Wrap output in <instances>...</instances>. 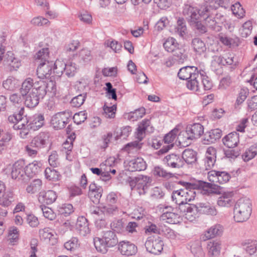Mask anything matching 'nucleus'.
<instances>
[{
    "label": "nucleus",
    "mask_w": 257,
    "mask_h": 257,
    "mask_svg": "<svg viewBox=\"0 0 257 257\" xmlns=\"http://www.w3.org/2000/svg\"><path fill=\"white\" fill-rule=\"evenodd\" d=\"M234 219L237 222L248 220L252 212V203L250 199L246 197L239 199L234 207Z\"/></svg>",
    "instance_id": "nucleus-1"
},
{
    "label": "nucleus",
    "mask_w": 257,
    "mask_h": 257,
    "mask_svg": "<svg viewBox=\"0 0 257 257\" xmlns=\"http://www.w3.org/2000/svg\"><path fill=\"white\" fill-rule=\"evenodd\" d=\"M93 242L97 251L102 253H106L108 248L117 244L118 239L113 231L108 230L104 232L102 237H94Z\"/></svg>",
    "instance_id": "nucleus-2"
},
{
    "label": "nucleus",
    "mask_w": 257,
    "mask_h": 257,
    "mask_svg": "<svg viewBox=\"0 0 257 257\" xmlns=\"http://www.w3.org/2000/svg\"><path fill=\"white\" fill-rule=\"evenodd\" d=\"M49 136L48 133L41 132L35 136L31 142L25 147L26 154L31 157H35L38 153V150L45 147Z\"/></svg>",
    "instance_id": "nucleus-3"
},
{
    "label": "nucleus",
    "mask_w": 257,
    "mask_h": 257,
    "mask_svg": "<svg viewBox=\"0 0 257 257\" xmlns=\"http://www.w3.org/2000/svg\"><path fill=\"white\" fill-rule=\"evenodd\" d=\"M44 87V86L41 87L35 84L30 93L26 95L25 103L28 107H35L39 104L40 100L44 98L45 95Z\"/></svg>",
    "instance_id": "nucleus-4"
},
{
    "label": "nucleus",
    "mask_w": 257,
    "mask_h": 257,
    "mask_svg": "<svg viewBox=\"0 0 257 257\" xmlns=\"http://www.w3.org/2000/svg\"><path fill=\"white\" fill-rule=\"evenodd\" d=\"M145 246L147 250L149 252L158 254L163 250L164 243L159 236H151L147 238L145 242Z\"/></svg>",
    "instance_id": "nucleus-5"
},
{
    "label": "nucleus",
    "mask_w": 257,
    "mask_h": 257,
    "mask_svg": "<svg viewBox=\"0 0 257 257\" xmlns=\"http://www.w3.org/2000/svg\"><path fill=\"white\" fill-rule=\"evenodd\" d=\"M72 114L71 112L69 110L58 112L52 117L51 123L56 129L63 128L69 122Z\"/></svg>",
    "instance_id": "nucleus-6"
},
{
    "label": "nucleus",
    "mask_w": 257,
    "mask_h": 257,
    "mask_svg": "<svg viewBox=\"0 0 257 257\" xmlns=\"http://www.w3.org/2000/svg\"><path fill=\"white\" fill-rule=\"evenodd\" d=\"M207 178L214 186L227 183L230 178V175L226 172L211 170L208 172Z\"/></svg>",
    "instance_id": "nucleus-7"
},
{
    "label": "nucleus",
    "mask_w": 257,
    "mask_h": 257,
    "mask_svg": "<svg viewBox=\"0 0 257 257\" xmlns=\"http://www.w3.org/2000/svg\"><path fill=\"white\" fill-rule=\"evenodd\" d=\"M210 7H208L207 6L203 5L199 9L196 7H192L189 5H185L182 13L184 16H197L199 15V16H202L203 15H207L209 16L210 14L213 15V14L210 13Z\"/></svg>",
    "instance_id": "nucleus-8"
},
{
    "label": "nucleus",
    "mask_w": 257,
    "mask_h": 257,
    "mask_svg": "<svg viewBox=\"0 0 257 257\" xmlns=\"http://www.w3.org/2000/svg\"><path fill=\"white\" fill-rule=\"evenodd\" d=\"M25 163L23 160H19L16 162L12 167L11 176L14 179L25 181L26 175H25Z\"/></svg>",
    "instance_id": "nucleus-9"
},
{
    "label": "nucleus",
    "mask_w": 257,
    "mask_h": 257,
    "mask_svg": "<svg viewBox=\"0 0 257 257\" xmlns=\"http://www.w3.org/2000/svg\"><path fill=\"white\" fill-rule=\"evenodd\" d=\"M118 248L121 254L126 256L135 255L138 251L137 246L130 241L123 240L120 241Z\"/></svg>",
    "instance_id": "nucleus-10"
},
{
    "label": "nucleus",
    "mask_w": 257,
    "mask_h": 257,
    "mask_svg": "<svg viewBox=\"0 0 257 257\" xmlns=\"http://www.w3.org/2000/svg\"><path fill=\"white\" fill-rule=\"evenodd\" d=\"M178 133V130L175 128L166 135L163 141L165 144H167L168 145L163 146V147L159 151L158 154L159 155L167 153L169 150L173 148L174 146L173 142L176 138Z\"/></svg>",
    "instance_id": "nucleus-11"
},
{
    "label": "nucleus",
    "mask_w": 257,
    "mask_h": 257,
    "mask_svg": "<svg viewBox=\"0 0 257 257\" xmlns=\"http://www.w3.org/2000/svg\"><path fill=\"white\" fill-rule=\"evenodd\" d=\"M171 209V207H166L163 210V213L161 215L160 219L170 224H177L181 220V216L178 213L174 211H171L170 210Z\"/></svg>",
    "instance_id": "nucleus-12"
},
{
    "label": "nucleus",
    "mask_w": 257,
    "mask_h": 257,
    "mask_svg": "<svg viewBox=\"0 0 257 257\" xmlns=\"http://www.w3.org/2000/svg\"><path fill=\"white\" fill-rule=\"evenodd\" d=\"M197 206H198L197 208L199 214L215 216L218 213L215 206L209 202L204 201L198 203Z\"/></svg>",
    "instance_id": "nucleus-13"
},
{
    "label": "nucleus",
    "mask_w": 257,
    "mask_h": 257,
    "mask_svg": "<svg viewBox=\"0 0 257 257\" xmlns=\"http://www.w3.org/2000/svg\"><path fill=\"white\" fill-rule=\"evenodd\" d=\"M53 66L52 62H43L38 67L37 74L41 79L47 78L49 77L52 73V70Z\"/></svg>",
    "instance_id": "nucleus-14"
},
{
    "label": "nucleus",
    "mask_w": 257,
    "mask_h": 257,
    "mask_svg": "<svg viewBox=\"0 0 257 257\" xmlns=\"http://www.w3.org/2000/svg\"><path fill=\"white\" fill-rule=\"evenodd\" d=\"M197 208V204H187L184 206H180V209L184 213V216L187 220L192 221L198 217L199 211Z\"/></svg>",
    "instance_id": "nucleus-15"
},
{
    "label": "nucleus",
    "mask_w": 257,
    "mask_h": 257,
    "mask_svg": "<svg viewBox=\"0 0 257 257\" xmlns=\"http://www.w3.org/2000/svg\"><path fill=\"white\" fill-rule=\"evenodd\" d=\"M57 198L56 192L49 190L42 191L38 195V200L40 203L46 204H51L54 202Z\"/></svg>",
    "instance_id": "nucleus-16"
},
{
    "label": "nucleus",
    "mask_w": 257,
    "mask_h": 257,
    "mask_svg": "<svg viewBox=\"0 0 257 257\" xmlns=\"http://www.w3.org/2000/svg\"><path fill=\"white\" fill-rule=\"evenodd\" d=\"M181 184L185 187L184 188V192L185 197V205L188 204V202L193 200L196 196V192L194 189L196 185L194 184L186 182H180Z\"/></svg>",
    "instance_id": "nucleus-17"
},
{
    "label": "nucleus",
    "mask_w": 257,
    "mask_h": 257,
    "mask_svg": "<svg viewBox=\"0 0 257 257\" xmlns=\"http://www.w3.org/2000/svg\"><path fill=\"white\" fill-rule=\"evenodd\" d=\"M234 193L233 192H224L218 198L217 204L219 206L229 207L234 203L233 199Z\"/></svg>",
    "instance_id": "nucleus-18"
},
{
    "label": "nucleus",
    "mask_w": 257,
    "mask_h": 257,
    "mask_svg": "<svg viewBox=\"0 0 257 257\" xmlns=\"http://www.w3.org/2000/svg\"><path fill=\"white\" fill-rule=\"evenodd\" d=\"M163 162L172 168H179L184 165V161L181 157L175 154L167 155L164 158Z\"/></svg>",
    "instance_id": "nucleus-19"
},
{
    "label": "nucleus",
    "mask_w": 257,
    "mask_h": 257,
    "mask_svg": "<svg viewBox=\"0 0 257 257\" xmlns=\"http://www.w3.org/2000/svg\"><path fill=\"white\" fill-rule=\"evenodd\" d=\"M216 150L213 147H209L206 152L204 159V166L206 170L213 167L216 161Z\"/></svg>",
    "instance_id": "nucleus-20"
},
{
    "label": "nucleus",
    "mask_w": 257,
    "mask_h": 257,
    "mask_svg": "<svg viewBox=\"0 0 257 257\" xmlns=\"http://www.w3.org/2000/svg\"><path fill=\"white\" fill-rule=\"evenodd\" d=\"M152 179L147 176H138L137 190L140 195L144 194L150 186Z\"/></svg>",
    "instance_id": "nucleus-21"
},
{
    "label": "nucleus",
    "mask_w": 257,
    "mask_h": 257,
    "mask_svg": "<svg viewBox=\"0 0 257 257\" xmlns=\"http://www.w3.org/2000/svg\"><path fill=\"white\" fill-rule=\"evenodd\" d=\"M103 189L101 187L97 186L94 183L89 185L88 195L94 203L99 202L102 196Z\"/></svg>",
    "instance_id": "nucleus-22"
},
{
    "label": "nucleus",
    "mask_w": 257,
    "mask_h": 257,
    "mask_svg": "<svg viewBox=\"0 0 257 257\" xmlns=\"http://www.w3.org/2000/svg\"><path fill=\"white\" fill-rule=\"evenodd\" d=\"M207 248L210 257H217L220 252L221 242L218 239L210 240L207 243Z\"/></svg>",
    "instance_id": "nucleus-23"
},
{
    "label": "nucleus",
    "mask_w": 257,
    "mask_h": 257,
    "mask_svg": "<svg viewBox=\"0 0 257 257\" xmlns=\"http://www.w3.org/2000/svg\"><path fill=\"white\" fill-rule=\"evenodd\" d=\"M201 78V75L200 73L197 72V73H194L190 79H189L186 83L187 87L195 92H201V85L199 83V80Z\"/></svg>",
    "instance_id": "nucleus-24"
},
{
    "label": "nucleus",
    "mask_w": 257,
    "mask_h": 257,
    "mask_svg": "<svg viewBox=\"0 0 257 257\" xmlns=\"http://www.w3.org/2000/svg\"><path fill=\"white\" fill-rule=\"evenodd\" d=\"M223 227L219 224H216L211 226L204 232L205 239H209L217 236L222 235L223 232Z\"/></svg>",
    "instance_id": "nucleus-25"
},
{
    "label": "nucleus",
    "mask_w": 257,
    "mask_h": 257,
    "mask_svg": "<svg viewBox=\"0 0 257 257\" xmlns=\"http://www.w3.org/2000/svg\"><path fill=\"white\" fill-rule=\"evenodd\" d=\"M76 227L79 234L82 236H85L90 233L87 220L84 216L78 217Z\"/></svg>",
    "instance_id": "nucleus-26"
},
{
    "label": "nucleus",
    "mask_w": 257,
    "mask_h": 257,
    "mask_svg": "<svg viewBox=\"0 0 257 257\" xmlns=\"http://www.w3.org/2000/svg\"><path fill=\"white\" fill-rule=\"evenodd\" d=\"M42 163L40 161H34L25 167V175L28 177H32L41 170Z\"/></svg>",
    "instance_id": "nucleus-27"
},
{
    "label": "nucleus",
    "mask_w": 257,
    "mask_h": 257,
    "mask_svg": "<svg viewBox=\"0 0 257 257\" xmlns=\"http://www.w3.org/2000/svg\"><path fill=\"white\" fill-rule=\"evenodd\" d=\"M224 145L228 148L236 147L239 142V135L236 132L231 133L222 139Z\"/></svg>",
    "instance_id": "nucleus-28"
},
{
    "label": "nucleus",
    "mask_w": 257,
    "mask_h": 257,
    "mask_svg": "<svg viewBox=\"0 0 257 257\" xmlns=\"http://www.w3.org/2000/svg\"><path fill=\"white\" fill-rule=\"evenodd\" d=\"M221 137V131L219 129L212 130L206 132L204 135V143L206 144H209L215 143Z\"/></svg>",
    "instance_id": "nucleus-29"
},
{
    "label": "nucleus",
    "mask_w": 257,
    "mask_h": 257,
    "mask_svg": "<svg viewBox=\"0 0 257 257\" xmlns=\"http://www.w3.org/2000/svg\"><path fill=\"white\" fill-rule=\"evenodd\" d=\"M146 167V162L142 158L133 159L129 162V169L132 172L143 171Z\"/></svg>",
    "instance_id": "nucleus-30"
},
{
    "label": "nucleus",
    "mask_w": 257,
    "mask_h": 257,
    "mask_svg": "<svg viewBox=\"0 0 257 257\" xmlns=\"http://www.w3.org/2000/svg\"><path fill=\"white\" fill-rule=\"evenodd\" d=\"M186 128L193 140L200 138L204 133L203 126L200 123H194L188 126Z\"/></svg>",
    "instance_id": "nucleus-31"
},
{
    "label": "nucleus",
    "mask_w": 257,
    "mask_h": 257,
    "mask_svg": "<svg viewBox=\"0 0 257 257\" xmlns=\"http://www.w3.org/2000/svg\"><path fill=\"white\" fill-rule=\"evenodd\" d=\"M177 140L179 145L181 147H186L191 144V141L193 140L190 134L186 128L185 131H181L178 135Z\"/></svg>",
    "instance_id": "nucleus-32"
},
{
    "label": "nucleus",
    "mask_w": 257,
    "mask_h": 257,
    "mask_svg": "<svg viewBox=\"0 0 257 257\" xmlns=\"http://www.w3.org/2000/svg\"><path fill=\"white\" fill-rule=\"evenodd\" d=\"M219 39L223 45L229 48L237 47L239 44L237 37H230L225 34H220L219 35Z\"/></svg>",
    "instance_id": "nucleus-33"
},
{
    "label": "nucleus",
    "mask_w": 257,
    "mask_h": 257,
    "mask_svg": "<svg viewBox=\"0 0 257 257\" xmlns=\"http://www.w3.org/2000/svg\"><path fill=\"white\" fill-rule=\"evenodd\" d=\"M197 70L195 67L186 66L181 68L178 73V76L182 80H188L192 77L193 74Z\"/></svg>",
    "instance_id": "nucleus-34"
},
{
    "label": "nucleus",
    "mask_w": 257,
    "mask_h": 257,
    "mask_svg": "<svg viewBox=\"0 0 257 257\" xmlns=\"http://www.w3.org/2000/svg\"><path fill=\"white\" fill-rule=\"evenodd\" d=\"M197 153L192 149H186L182 153V159L188 164L195 163L197 160Z\"/></svg>",
    "instance_id": "nucleus-35"
},
{
    "label": "nucleus",
    "mask_w": 257,
    "mask_h": 257,
    "mask_svg": "<svg viewBox=\"0 0 257 257\" xmlns=\"http://www.w3.org/2000/svg\"><path fill=\"white\" fill-rule=\"evenodd\" d=\"M80 64H84L91 61L92 58L91 51L87 49H83L75 56Z\"/></svg>",
    "instance_id": "nucleus-36"
},
{
    "label": "nucleus",
    "mask_w": 257,
    "mask_h": 257,
    "mask_svg": "<svg viewBox=\"0 0 257 257\" xmlns=\"http://www.w3.org/2000/svg\"><path fill=\"white\" fill-rule=\"evenodd\" d=\"M191 46L194 51L200 55L204 53L207 49L204 42L199 38L192 39Z\"/></svg>",
    "instance_id": "nucleus-37"
},
{
    "label": "nucleus",
    "mask_w": 257,
    "mask_h": 257,
    "mask_svg": "<svg viewBox=\"0 0 257 257\" xmlns=\"http://www.w3.org/2000/svg\"><path fill=\"white\" fill-rule=\"evenodd\" d=\"M6 61L11 71L17 70L21 65V61L14 57L11 52H8Z\"/></svg>",
    "instance_id": "nucleus-38"
},
{
    "label": "nucleus",
    "mask_w": 257,
    "mask_h": 257,
    "mask_svg": "<svg viewBox=\"0 0 257 257\" xmlns=\"http://www.w3.org/2000/svg\"><path fill=\"white\" fill-rule=\"evenodd\" d=\"M36 84H34L33 80L31 78H27L22 84L20 88V93L22 96H25L30 93L32 88H34V85Z\"/></svg>",
    "instance_id": "nucleus-39"
},
{
    "label": "nucleus",
    "mask_w": 257,
    "mask_h": 257,
    "mask_svg": "<svg viewBox=\"0 0 257 257\" xmlns=\"http://www.w3.org/2000/svg\"><path fill=\"white\" fill-rule=\"evenodd\" d=\"M3 86L7 90L13 91L19 87V82L15 77L10 76L3 81Z\"/></svg>",
    "instance_id": "nucleus-40"
},
{
    "label": "nucleus",
    "mask_w": 257,
    "mask_h": 257,
    "mask_svg": "<svg viewBox=\"0 0 257 257\" xmlns=\"http://www.w3.org/2000/svg\"><path fill=\"white\" fill-rule=\"evenodd\" d=\"M183 192H184V188L173 191L172 195L173 201L178 204L179 207L180 206H184L185 205H185V197Z\"/></svg>",
    "instance_id": "nucleus-41"
},
{
    "label": "nucleus",
    "mask_w": 257,
    "mask_h": 257,
    "mask_svg": "<svg viewBox=\"0 0 257 257\" xmlns=\"http://www.w3.org/2000/svg\"><path fill=\"white\" fill-rule=\"evenodd\" d=\"M8 241L9 244L15 245L18 242L19 239V231L15 226L10 228L8 233Z\"/></svg>",
    "instance_id": "nucleus-42"
},
{
    "label": "nucleus",
    "mask_w": 257,
    "mask_h": 257,
    "mask_svg": "<svg viewBox=\"0 0 257 257\" xmlns=\"http://www.w3.org/2000/svg\"><path fill=\"white\" fill-rule=\"evenodd\" d=\"M14 201V194L12 190H8L0 198V204L4 207L10 206Z\"/></svg>",
    "instance_id": "nucleus-43"
},
{
    "label": "nucleus",
    "mask_w": 257,
    "mask_h": 257,
    "mask_svg": "<svg viewBox=\"0 0 257 257\" xmlns=\"http://www.w3.org/2000/svg\"><path fill=\"white\" fill-rule=\"evenodd\" d=\"M150 125L149 119H145L142 121L138 128L136 138L138 140L142 141L144 137L146 131Z\"/></svg>",
    "instance_id": "nucleus-44"
},
{
    "label": "nucleus",
    "mask_w": 257,
    "mask_h": 257,
    "mask_svg": "<svg viewBox=\"0 0 257 257\" xmlns=\"http://www.w3.org/2000/svg\"><path fill=\"white\" fill-rule=\"evenodd\" d=\"M37 85L39 87H41L42 86H45L44 90L45 91V95L47 93H50L52 95L55 94L56 91V86L55 82L50 80L46 83L44 81H40L38 82Z\"/></svg>",
    "instance_id": "nucleus-45"
},
{
    "label": "nucleus",
    "mask_w": 257,
    "mask_h": 257,
    "mask_svg": "<svg viewBox=\"0 0 257 257\" xmlns=\"http://www.w3.org/2000/svg\"><path fill=\"white\" fill-rule=\"evenodd\" d=\"M257 155V144H253L247 149L242 155V158L245 162H247Z\"/></svg>",
    "instance_id": "nucleus-46"
},
{
    "label": "nucleus",
    "mask_w": 257,
    "mask_h": 257,
    "mask_svg": "<svg viewBox=\"0 0 257 257\" xmlns=\"http://www.w3.org/2000/svg\"><path fill=\"white\" fill-rule=\"evenodd\" d=\"M198 18L199 17H190L189 20L190 25L197 29L200 33H205L207 31L206 28Z\"/></svg>",
    "instance_id": "nucleus-47"
},
{
    "label": "nucleus",
    "mask_w": 257,
    "mask_h": 257,
    "mask_svg": "<svg viewBox=\"0 0 257 257\" xmlns=\"http://www.w3.org/2000/svg\"><path fill=\"white\" fill-rule=\"evenodd\" d=\"M153 173L155 176L162 177L166 179H168L173 176V174L172 173L167 172L163 168L159 166L154 167Z\"/></svg>",
    "instance_id": "nucleus-48"
},
{
    "label": "nucleus",
    "mask_w": 257,
    "mask_h": 257,
    "mask_svg": "<svg viewBox=\"0 0 257 257\" xmlns=\"http://www.w3.org/2000/svg\"><path fill=\"white\" fill-rule=\"evenodd\" d=\"M141 141L138 140V141L128 143L124 147L123 150L128 153L137 152L142 148V144L140 143Z\"/></svg>",
    "instance_id": "nucleus-49"
},
{
    "label": "nucleus",
    "mask_w": 257,
    "mask_h": 257,
    "mask_svg": "<svg viewBox=\"0 0 257 257\" xmlns=\"http://www.w3.org/2000/svg\"><path fill=\"white\" fill-rule=\"evenodd\" d=\"M66 63L62 60H57L55 63L53 64V72L58 76L62 75L63 73L65 72Z\"/></svg>",
    "instance_id": "nucleus-50"
},
{
    "label": "nucleus",
    "mask_w": 257,
    "mask_h": 257,
    "mask_svg": "<svg viewBox=\"0 0 257 257\" xmlns=\"http://www.w3.org/2000/svg\"><path fill=\"white\" fill-rule=\"evenodd\" d=\"M42 185L40 179H35L26 188V191L29 194H34L39 190Z\"/></svg>",
    "instance_id": "nucleus-51"
},
{
    "label": "nucleus",
    "mask_w": 257,
    "mask_h": 257,
    "mask_svg": "<svg viewBox=\"0 0 257 257\" xmlns=\"http://www.w3.org/2000/svg\"><path fill=\"white\" fill-rule=\"evenodd\" d=\"M163 46L168 52H173L178 48V43L175 39L171 37L166 40L164 43Z\"/></svg>",
    "instance_id": "nucleus-52"
},
{
    "label": "nucleus",
    "mask_w": 257,
    "mask_h": 257,
    "mask_svg": "<svg viewBox=\"0 0 257 257\" xmlns=\"http://www.w3.org/2000/svg\"><path fill=\"white\" fill-rule=\"evenodd\" d=\"M252 29V22L250 21L245 22L239 30L241 36L243 38L247 37L251 34Z\"/></svg>",
    "instance_id": "nucleus-53"
},
{
    "label": "nucleus",
    "mask_w": 257,
    "mask_h": 257,
    "mask_svg": "<svg viewBox=\"0 0 257 257\" xmlns=\"http://www.w3.org/2000/svg\"><path fill=\"white\" fill-rule=\"evenodd\" d=\"M204 72H200V75H201L200 80L201 81V89L202 88L205 90H210L212 87V83L210 80L208 76L204 75Z\"/></svg>",
    "instance_id": "nucleus-54"
},
{
    "label": "nucleus",
    "mask_w": 257,
    "mask_h": 257,
    "mask_svg": "<svg viewBox=\"0 0 257 257\" xmlns=\"http://www.w3.org/2000/svg\"><path fill=\"white\" fill-rule=\"evenodd\" d=\"M248 92L245 89H241L236 98L234 106L236 108H239V106L246 99Z\"/></svg>",
    "instance_id": "nucleus-55"
},
{
    "label": "nucleus",
    "mask_w": 257,
    "mask_h": 257,
    "mask_svg": "<svg viewBox=\"0 0 257 257\" xmlns=\"http://www.w3.org/2000/svg\"><path fill=\"white\" fill-rule=\"evenodd\" d=\"M78 66L76 64L72 61H70L66 63V67L65 68V72L66 75L68 77L73 76L76 73Z\"/></svg>",
    "instance_id": "nucleus-56"
},
{
    "label": "nucleus",
    "mask_w": 257,
    "mask_h": 257,
    "mask_svg": "<svg viewBox=\"0 0 257 257\" xmlns=\"http://www.w3.org/2000/svg\"><path fill=\"white\" fill-rule=\"evenodd\" d=\"M110 226L112 230L118 233H124V225L121 219L114 220L111 223Z\"/></svg>",
    "instance_id": "nucleus-57"
},
{
    "label": "nucleus",
    "mask_w": 257,
    "mask_h": 257,
    "mask_svg": "<svg viewBox=\"0 0 257 257\" xmlns=\"http://www.w3.org/2000/svg\"><path fill=\"white\" fill-rule=\"evenodd\" d=\"M40 208L46 218L50 220H53L56 218V214L51 208L43 205H41Z\"/></svg>",
    "instance_id": "nucleus-58"
},
{
    "label": "nucleus",
    "mask_w": 257,
    "mask_h": 257,
    "mask_svg": "<svg viewBox=\"0 0 257 257\" xmlns=\"http://www.w3.org/2000/svg\"><path fill=\"white\" fill-rule=\"evenodd\" d=\"M40 237L42 239L51 240L54 237V233L50 228H44L39 230Z\"/></svg>",
    "instance_id": "nucleus-59"
},
{
    "label": "nucleus",
    "mask_w": 257,
    "mask_h": 257,
    "mask_svg": "<svg viewBox=\"0 0 257 257\" xmlns=\"http://www.w3.org/2000/svg\"><path fill=\"white\" fill-rule=\"evenodd\" d=\"M49 49L47 48L40 49L35 55V58L37 60L47 62L49 57Z\"/></svg>",
    "instance_id": "nucleus-60"
},
{
    "label": "nucleus",
    "mask_w": 257,
    "mask_h": 257,
    "mask_svg": "<svg viewBox=\"0 0 257 257\" xmlns=\"http://www.w3.org/2000/svg\"><path fill=\"white\" fill-rule=\"evenodd\" d=\"M45 176L49 180L56 181L59 179V173L55 169L47 168L45 170Z\"/></svg>",
    "instance_id": "nucleus-61"
},
{
    "label": "nucleus",
    "mask_w": 257,
    "mask_h": 257,
    "mask_svg": "<svg viewBox=\"0 0 257 257\" xmlns=\"http://www.w3.org/2000/svg\"><path fill=\"white\" fill-rule=\"evenodd\" d=\"M186 27L183 18L179 17L177 21V26L176 32L181 37H183L186 33Z\"/></svg>",
    "instance_id": "nucleus-62"
},
{
    "label": "nucleus",
    "mask_w": 257,
    "mask_h": 257,
    "mask_svg": "<svg viewBox=\"0 0 257 257\" xmlns=\"http://www.w3.org/2000/svg\"><path fill=\"white\" fill-rule=\"evenodd\" d=\"M10 101L16 106L20 108L24 107L23 106V99L21 95L18 93H14L10 96Z\"/></svg>",
    "instance_id": "nucleus-63"
},
{
    "label": "nucleus",
    "mask_w": 257,
    "mask_h": 257,
    "mask_svg": "<svg viewBox=\"0 0 257 257\" xmlns=\"http://www.w3.org/2000/svg\"><path fill=\"white\" fill-rule=\"evenodd\" d=\"M116 106L113 105L111 106H107L105 104L103 106V115L106 118H113L115 116Z\"/></svg>",
    "instance_id": "nucleus-64"
}]
</instances>
